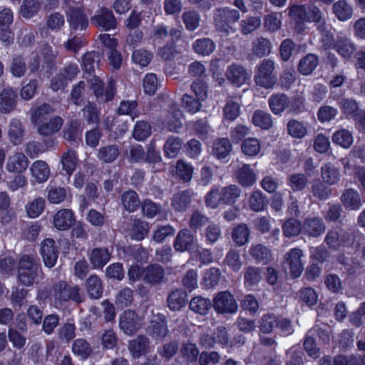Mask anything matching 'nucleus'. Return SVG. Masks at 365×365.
<instances>
[{
    "instance_id": "1",
    "label": "nucleus",
    "mask_w": 365,
    "mask_h": 365,
    "mask_svg": "<svg viewBox=\"0 0 365 365\" xmlns=\"http://www.w3.org/2000/svg\"><path fill=\"white\" fill-rule=\"evenodd\" d=\"M289 16L294 23V29L298 33L303 32L305 29V23H314L317 28L325 24V19L322 12L314 1L307 4L292 5L288 8Z\"/></svg>"
},
{
    "instance_id": "2",
    "label": "nucleus",
    "mask_w": 365,
    "mask_h": 365,
    "mask_svg": "<svg viewBox=\"0 0 365 365\" xmlns=\"http://www.w3.org/2000/svg\"><path fill=\"white\" fill-rule=\"evenodd\" d=\"M240 19V11L228 6L216 8L213 12L215 29L224 36H227L237 31L235 25Z\"/></svg>"
},
{
    "instance_id": "3",
    "label": "nucleus",
    "mask_w": 365,
    "mask_h": 365,
    "mask_svg": "<svg viewBox=\"0 0 365 365\" xmlns=\"http://www.w3.org/2000/svg\"><path fill=\"white\" fill-rule=\"evenodd\" d=\"M41 264L32 255H24L19 262L18 279L25 286L33 285L38 279L42 278Z\"/></svg>"
},
{
    "instance_id": "4",
    "label": "nucleus",
    "mask_w": 365,
    "mask_h": 365,
    "mask_svg": "<svg viewBox=\"0 0 365 365\" xmlns=\"http://www.w3.org/2000/svg\"><path fill=\"white\" fill-rule=\"evenodd\" d=\"M80 288L78 285L69 284L66 281H58L53 284L51 289V296L53 298L55 307L62 305L70 300L80 303L82 299L80 294Z\"/></svg>"
},
{
    "instance_id": "5",
    "label": "nucleus",
    "mask_w": 365,
    "mask_h": 365,
    "mask_svg": "<svg viewBox=\"0 0 365 365\" xmlns=\"http://www.w3.org/2000/svg\"><path fill=\"white\" fill-rule=\"evenodd\" d=\"M86 78L90 89L99 103H108L113 99L116 92L115 80L110 78L104 88L103 80L99 76L91 74Z\"/></svg>"
},
{
    "instance_id": "6",
    "label": "nucleus",
    "mask_w": 365,
    "mask_h": 365,
    "mask_svg": "<svg viewBox=\"0 0 365 365\" xmlns=\"http://www.w3.org/2000/svg\"><path fill=\"white\" fill-rule=\"evenodd\" d=\"M274 70V61L268 58L262 61L256 68V74L254 77L255 83L267 89L272 88L277 82Z\"/></svg>"
},
{
    "instance_id": "7",
    "label": "nucleus",
    "mask_w": 365,
    "mask_h": 365,
    "mask_svg": "<svg viewBox=\"0 0 365 365\" xmlns=\"http://www.w3.org/2000/svg\"><path fill=\"white\" fill-rule=\"evenodd\" d=\"M71 0H65L67 8L65 12L71 31L73 32L85 31L88 26V19L84 9L71 4Z\"/></svg>"
},
{
    "instance_id": "8",
    "label": "nucleus",
    "mask_w": 365,
    "mask_h": 365,
    "mask_svg": "<svg viewBox=\"0 0 365 365\" xmlns=\"http://www.w3.org/2000/svg\"><path fill=\"white\" fill-rule=\"evenodd\" d=\"M213 308L217 314H232L237 312L238 306L234 296L228 291L220 292L213 298Z\"/></svg>"
},
{
    "instance_id": "9",
    "label": "nucleus",
    "mask_w": 365,
    "mask_h": 365,
    "mask_svg": "<svg viewBox=\"0 0 365 365\" xmlns=\"http://www.w3.org/2000/svg\"><path fill=\"white\" fill-rule=\"evenodd\" d=\"M141 319L134 311H124L120 317L119 327L127 335H133L141 328Z\"/></svg>"
},
{
    "instance_id": "10",
    "label": "nucleus",
    "mask_w": 365,
    "mask_h": 365,
    "mask_svg": "<svg viewBox=\"0 0 365 365\" xmlns=\"http://www.w3.org/2000/svg\"><path fill=\"white\" fill-rule=\"evenodd\" d=\"M303 252L299 248L291 249L284 255V265L289 269L292 277H299L304 269L302 262Z\"/></svg>"
},
{
    "instance_id": "11",
    "label": "nucleus",
    "mask_w": 365,
    "mask_h": 365,
    "mask_svg": "<svg viewBox=\"0 0 365 365\" xmlns=\"http://www.w3.org/2000/svg\"><path fill=\"white\" fill-rule=\"evenodd\" d=\"M91 21L96 27H101L106 31L115 28L117 24L113 11L106 7L98 10L96 14L91 17Z\"/></svg>"
},
{
    "instance_id": "12",
    "label": "nucleus",
    "mask_w": 365,
    "mask_h": 365,
    "mask_svg": "<svg viewBox=\"0 0 365 365\" xmlns=\"http://www.w3.org/2000/svg\"><path fill=\"white\" fill-rule=\"evenodd\" d=\"M196 239L192 232L187 229L184 228L180 230L173 242V247L178 252H185L193 247Z\"/></svg>"
},
{
    "instance_id": "13",
    "label": "nucleus",
    "mask_w": 365,
    "mask_h": 365,
    "mask_svg": "<svg viewBox=\"0 0 365 365\" xmlns=\"http://www.w3.org/2000/svg\"><path fill=\"white\" fill-rule=\"evenodd\" d=\"M326 225L319 217H307L302 224V233L309 237H317L324 232Z\"/></svg>"
},
{
    "instance_id": "14",
    "label": "nucleus",
    "mask_w": 365,
    "mask_h": 365,
    "mask_svg": "<svg viewBox=\"0 0 365 365\" xmlns=\"http://www.w3.org/2000/svg\"><path fill=\"white\" fill-rule=\"evenodd\" d=\"M340 201L345 210L349 211L359 210L363 203L360 194L353 188L345 189L340 196Z\"/></svg>"
},
{
    "instance_id": "15",
    "label": "nucleus",
    "mask_w": 365,
    "mask_h": 365,
    "mask_svg": "<svg viewBox=\"0 0 365 365\" xmlns=\"http://www.w3.org/2000/svg\"><path fill=\"white\" fill-rule=\"evenodd\" d=\"M41 255L46 267L51 268L56 264L58 252L56 242L53 239L48 238L42 242Z\"/></svg>"
},
{
    "instance_id": "16",
    "label": "nucleus",
    "mask_w": 365,
    "mask_h": 365,
    "mask_svg": "<svg viewBox=\"0 0 365 365\" xmlns=\"http://www.w3.org/2000/svg\"><path fill=\"white\" fill-rule=\"evenodd\" d=\"M111 252L107 247H96L88 254L89 261L94 269H103L110 261Z\"/></svg>"
},
{
    "instance_id": "17",
    "label": "nucleus",
    "mask_w": 365,
    "mask_h": 365,
    "mask_svg": "<svg viewBox=\"0 0 365 365\" xmlns=\"http://www.w3.org/2000/svg\"><path fill=\"white\" fill-rule=\"evenodd\" d=\"M150 349V340L143 335H139L128 343V350L134 359L145 355Z\"/></svg>"
},
{
    "instance_id": "18",
    "label": "nucleus",
    "mask_w": 365,
    "mask_h": 365,
    "mask_svg": "<svg viewBox=\"0 0 365 365\" xmlns=\"http://www.w3.org/2000/svg\"><path fill=\"white\" fill-rule=\"evenodd\" d=\"M165 270L158 264H149L144 267L143 282L150 285L160 284L163 282Z\"/></svg>"
},
{
    "instance_id": "19",
    "label": "nucleus",
    "mask_w": 365,
    "mask_h": 365,
    "mask_svg": "<svg viewBox=\"0 0 365 365\" xmlns=\"http://www.w3.org/2000/svg\"><path fill=\"white\" fill-rule=\"evenodd\" d=\"M322 181L329 186L339 183L341 179L339 169L331 163L324 164L320 168Z\"/></svg>"
},
{
    "instance_id": "20",
    "label": "nucleus",
    "mask_w": 365,
    "mask_h": 365,
    "mask_svg": "<svg viewBox=\"0 0 365 365\" xmlns=\"http://www.w3.org/2000/svg\"><path fill=\"white\" fill-rule=\"evenodd\" d=\"M75 222V216L70 209H61L53 217V225L59 230H68Z\"/></svg>"
},
{
    "instance_id": "21",
    "label": "nucleus",
    "mask_w": 365,
    "mask_h": 365,
    "mask_svg": "<svg viewBox=\"0 0 365 365\" xmlns=\"http://www.w3.org/2000/svg\"><path fill=\"white\" fill-rule=\"evenodd\" d=\"M17 93L11 88H4L0 93V113H9L16 106Z\"/></svg>"
},
{
    "instance_id": "22",
    "label": "nucleus",
    "mask_w": 365,
    "mask_h": 365,
    "mask_svg": "<svg viewBox=\"0 0 365 365\" xmlns=\"http://www.w3.org/2000/svg\"><path fill=\"white\" fill-rule=\"evenodd\" d=\"M249 254L258 264H267L272 259L271 250L260 243L252 245L250 248Z\"/></svg>"
},
{
    "instance_id": "23",
    "label": "nucleus",
    "mask_w": 365,
    "mask_h": 365,
    "mask_svg": "<svg viewBox=\"0 0 365 365\" xmlns=\"http://www.w3.org/2000/svg\"><path fill=\"white\" fill-rule=\"evenodd\" d=\"M235 176L238 183L243 187L252 186L257 179L255 173L247 164L239 167L235 173Z\"/></svg>"
},
{
    "instance_id": "24",
    "label": "nucleus",
    "mask_w": 365,
    "mask_h": 365,
    "mask_svg": "<svg viewBox=\"0 0 365 365\" xmlns=\"http://www.w3.org/2000/svg\"><path fill=\"white\" fill-rule=\"evenodd\" d=\"M29 165L27 157L22 153H16L9 157L6 168L10 173H21Z\"/></svg>"
},
{
    "instance_id": "25",
    "label": "nucleus",
    "mask_w": 365,
    "mask_h": 365,
    "mask_svg": "<svg viewBox=\"0 0 365 365\" xmlns=\"http://www.w3.org/2000/svg\"><path fill=\"white\" fill-rule=\"evenodd\" d=\"M169 333L168 322L163 315L157 316V319L151 321L150 335L156 340H162Z\"/></svg>"
},
{
    "instance_id": "26",
    "label": "nucleus",
    "mask_w": 365,
    "mask_h": 365,
    "mask_svg": "<svg viewBox=\"0 0 365 365\" xmlns=\"http://www.w3.org/2000/svg\"><path fill=\"white\" fill-rule=\"evenodd\" d=\"M187 297V293L183 289H173L168 296V307L172 311H178L185 305Z\"/></svg>"
},
{
    "instance_id": "27",
    "label": "nucleus",
    "mask_w": 365,
    "mask_h": 365,
    "mask_svg": "<svg viewBox=\"0 0 365 365\" xmlns=\"http://www.w3.org/2000/svg\"><path fill=\"white\" fill-rule=\"evenodd\" d=\"M222 204L232 205L242 195L241 188L237 185H229L220 188Z\"/></svg>"
},
{
    "instance_id": "28",
    "label": "nucleus",
    "mask_w": 365,
    "mask_h": 365,
    "mask_svg": "<svg viewBox=\"0 0 365 365\" xmlns=\"http://www.w3.org/2000/svg\"><path fill=\"white\" fill-rule=\"evenodd\" d=\"M63 120L59 116L51 118L48 121L37 123L38 132L40 135L49 136L57 133L61 128Z\"/></svg>"
},
{
    "instance_id": "29",
    "label": "nucleus",
    "mask_w": 365,
    "mask_h": 365,
    "mask_svg": "<svg viewBox=\"0 0 365 365\" xmlns=\"http://www.w3.org/2000/svg\"><path fill=\"white\" fill-rule=\"evenodd\" d=\"M226 76L232 83L240 86L248 78L245 68L238 64L233 63L230 66L226 71Z\"/></svg>"
},
{
    "instance_id": "30",
    "label": "nucleus",
    "mask_w": 365,
    "mask_h": 365,
    "mask_svg": "<svg viewBox=\"0 0 365 365\" xmlns=\"http://www.w3.org/2000/svg\"><path fill=\"white\" fill-rule=\"evenodd\" d=\"M344 58H349L356 51V46L351 39L345 36H337L334 48Z\"/></svg>"
},
{
    "instance_id": "31",
    "label": "nucleus",
    "mask_w": 365,
    "mask_h": 365,
    "mask_svg": "<svg viewBox=\"0 0 365 365\" xmlns=\"http://www.w3.org/2000/svg\"><path fill=\"white\" fill-rule=\"evenodd\" d=\"M86 289L88 296L94 299H100L103 292L101 279L96 274H91L86 282Z\"/></svg>"
},
{
    "instance_id": "32",
    "label": "nucleus",
    "mask_w": 365,
    "mask_h": 365,
    "mask_svg": "<svg viewBox=\"0 0 365 365\" xmlns=\"http://www.w3.org/2000/svg\"><path fill=\"white\" fill-rule=\"evenodd\" d=\"M290 105L289 97L284 93L273 94L269 98V106L273 113H282Z\"/></svg>"
},
{
    "instance_id": "33",
    "label": "nucleus",
    "mask_w": 365,
    "mask_h": 365,
    "mask_svg": "<svg viewBox=\"0 0 365 365\" xmlns=\"http://www.w3.org/2000/svg\"><path fill=\"white\" fill-rule=\"evenodd\" d=\"M8 135L11 143L14 145H19L23 141L24 128L19 119L13 118L10 121Z\"/></svg>"
},
{
    "instance_id": "34",
    "label": "nucleus",
    "mask_w": 365,
    "mask_h": 365,
    "mask_svg": "<svg viewBox=\"0 0 365 365\" xmlns=\"http://www.w3.org/2000/svg\"><path fill=\"white\" fill-rule=\"evenodd\" d=\"M101 61V54L96 51L86 52L82 57V65L85 72L91 76L94 73L96 68H98Z\"/></svg>"
},
{
    "instance_id": "35",
    "label": "nucleus",
    "mask_w": 365,
    "mask_h": 365,
    "mask_svg": "<svg viewBox=\"0 0 365 365\" xmlns=\"http://www.w3.org/2000/svg\"><path fill=\"white\" fill-rule=\"evenodd\" d=\"M61 163L63 170L69 176L72 175L77 167L78 155L76 151L69 149L64 152L61 157Z\"/></svg>"
},
{
    "instance_id": "36",
    "label": "nucleus",
    "mask_w": 365,
    "mask_h": 365,
    "mask_svg": "<svg viewBox=\"0 0 365 365\" xmlns=\"http://www.w3.org/2000/svg\"><path fill=\"white\" fill-rule=\"evenodd\" d=\"M272 43L264 37H257L252 43V53L254 56L262 58L270 53Z\"/></svg>"
},
{
    "instance_id": "37",
    "label": "nucleus",
    "mask_w": 365,
    "mask_h": 365,
    "mask_svg": "<svg viewBox=\"0 0 365 365\" xmlns=\"http://www.w3.org/2000/svg\"><path fill=\"white\" fill-rule=\"evenodd\" d=\"M318 63L319 59L317 55L308 53L299 61L297 67L298 71L304 76L309 75L317 68Z\"/></svg>"
},
{
    "instance_id": "38",
    "label": "nucleus",
    "mask_w": 365,
    "mask_h": 365,
    "mask_svg": "<svg viewBox=\"0 0 365 365\" xmlns=\"http://www.w3.org/2000/svg\"><path fill=\"white\" fill-rule=\"evenodd\" d=\"M32 176L38 182H43L50 175V168L48 164L43 160L35 161L31 166Z\"/></svg>"
},
{
    "instance_id": "39",
    "label": "nucleus",
    "mask_w": 365,
    "mask_h": 365,
    "mask_svg": "<svg viewBox=\"0 0 365 365\" xmlns=\"http://www.w3.org/2000/svg\"><path fill=\"white\" fill-rule=\"evenodd\" d=\"M68 187L51 186L48 190L47 199L50 203L59 204L70 195Z\"/></svg>"
},
{
    "instance_id": "40",
    "label": "nucleus",
    "mask_w": 365,
    "mask_h": 365,
    "mask_svg": "<svg viewBox=\"0 0 365 365\" xmlns=\"http://www.w3.org/2000/svg\"><path fill=\"white\" fill-rule=\"evenodd\" d=\"M82 132L81 123L78 119L68 122L63 130V138L70 142L76 141Z\"/></svg>"
},
{
    "instance_id": "41",
    "label": "nucleus",
    "mask_w": 365,
    "mask_h": 365,
    "mask_svg": "<svg viewBox=\"0 0 365 365\" xmlns=\"http://www.w3.org/2000/svg\"><path fill=\"white\" fill-rule=\"evenodd\" d=\"M339 106L346 116H351L353 119L362 111L359 108L358 103L353 98H343L339 101Z\"/></svg>"
},
{
    "instance_id": "42",
    "label": "nucleus",
    "mask_w": 365,
    "mask_h": 365,
    "mask_svg": "<svg viewBox=\"0 0 365 365\" xmlns=\"http://www.w3.org/2000/svg\"><path fill=\"white\" fill-rule=\"evenodd\" d=\"M154 36L155 39H166L170 38V41L175 43L181 36L180 30L172 28L168 29V27L163 25H159L155 27L154 31Z\"/></svg>"
},
{
    "instance_id": "43",
    "label": "nucleus",
    "mask_w": 365,
    "mask_h": 365,
    "mask_svg": "<svg viewBox=\"0 0 365 365\" xmlns=\"http://www.w3.org/2000/svg\"><path fill=\"white\" fill-rule=\"evenodd\" d=\"M334 14L340 21H346L352 16V6L346 0H339L333 5Z\"/></svg>"
},
{
    "instance_id": "44",
    "label": "nucleus",
    "mask_w": 365,
    "mask_h": 365,
    "mask_svg": "<svg viewBox=\"0 0 365 365\" xmlns=\"http://www.w3.org/2000/svg\"><path fill=\"white\" fill-rule=\"evenodd\" d=\"M288 186L293 192H298L304 190L309 182V180L305 174L294 173L287 177Z\"/></svg>"
},
{
    "instance_id": "45",
    "label": "nucleus",
    "mask_w": 365,
    "mask_h": 365,
    "mask_svg": "<svg viewBox=\"0 0 365 365\" xmlns=\"http://www.w3.org/2000/svg\"><path fill=\"white\" fill-rule=\"evenodd\" d=\"M191 202V194L189 191H182L175 193L172 199V206L176 211L185 210Z\"/></svg>"
},
{
    "instance_id": "46",
    "label": "nucleus",
    "mask_w": 365,
    "mask_h": 365,
    "mask_svg": "<svg viewBox=\"0 0 365 365\" xmlns=\"http://www.w3.org/2000/svg\"><path fill=\"white\" fill-rule=\"evenodd\" d=\"M119 155V148L116 145H109L99 149L97 157L105 163L115 161Z\"/></svg>"
},
{
    "instance_id": "47",
    "label": "nucleus",
    "mask_w": 365,
    "mask_h": 365,
    "mask_svg": "<svg viewBox=\"0 0 365 365\" xmlns=\"http://www.w3.org/2000/svg\"><path fill=\"white\" fill-rule=\"evenodd\" d=\"M250 234V231L247 225L241 223L233 229L232 239L237 245L242 246L248 242Z\"/></svg>"
},
{
    "instance_id": "48",
    "label": "nucleus",
    "mask_w": 365,
    "mask_h": 365,
    "mask_svg": "<svg viewBox=\"0 0 365 365\" xmlns=\"http://www.w3.org/2000/svg\"><path fill=\"white\" fill-rule=\"evenodd\" d=\"M122 204L128 212L135 211L140 206V199L134 190H128L122 195Z\"/></svg>"
},
{
    "instance_id": "49",
    "label": "nucleus",
    "mask_w": 365,
    "mask_h": 365,
    "mask_svg": "<svg viewBox=\"0 0 365 365\" xmlns=\"http://www.w3.org/2000/svg\"><path fill=\"white\" fill-rule=\"evenodd\" d=\"M82 115L89 124H98L100 121V110L96 104L88 101L82 109Z\"/></svg>"
},
{
    "instance_id": "50",
    "label": "nucleus",
    "mask_w": 365,
    "mask_h": 365,
    "mask_svg": "<svg viewBox=\"0 0 365 365\" xmlns=\"http://www.w3.org/2000/svg\"><path fill=\"white\" fill-rule=\"evenodd\" d=\"M287 133L292 138L302 139L307 133V128L302 122L291 119L287 124Z\"/></svg>"
},
{
    "instance_id": "51",
    "label": "nucleus",
    "mask_w": 365,
    "mask_h": 365,
    "mask_svg": "<svg viewBox=\"0 0 365 365\" xmlns=\"http://www.w3.org/2000/svg\"><path fill=\"white\" fill-rule=\"evenodd\" d=\"M72 351L81 359H86L91 355L93 349L91 344L86 339H77L73 343Z\"/></svg>"
},
{
    "instance_id": "52",
    "label": "nucleus",
    "mask_w": 365,
    "mask_h": 365,
    "mask_svg": "<svg viewBox=\"0 0 365 365\" xmlns=\"http://www.w3.org/2000/svg\"><path fill=\"white\" fill-rule=\"evenodd\" d=\"M252 121L255 125L264 130L269 129L273 125L271 115L261 110L254 113Z\"/></svg>"
},
{
    "instance_id": "53",
    "label": "nucleus",
    "mask_w": 365,
    "mask_h": 365,
    "mask_svg": "<svg viewBox=\"0 0 365 365\" xmlns=\"http://www.w3.org/2000/svg\"><path fill=\"white\" fill-rule=\"evenodd\" d=\"M211 306V301L202 297H195L190 302V309L201 315L206 314Z\"/></svg>"
},
{
    "instance_id": "54",
    "label": "nucleus",
    "mask_w": 365,
    "mask_h": 365,
    "mask_svg": "<svg viewBox=\"0 0 365 365\" xmlns=\"http://www.w3.org/2000/svg\"><path fill=\"white\" fill-rule=\"evenodd\" d=\"M283 234L287 237H291L298 235L300 232H302V224L299 220L291 217L287 220L282 225Z\"/></svg>"
},
{
    "instance_id": "55",
    "label": "nucleus",
    "mask_w": 365,
    "mask_h": 365,
    "mask_svg": "<svg viewBox=\"0 0 365 365\" xmlns=\"http://www.w3.org/2000/svg\"><path fill=\"white\" fill-rule=\"evenodd\" d=\"M332 140L334 143L344 148H349L353 143L354 139L352 133L346 129H341L334 133L332 136Z\"/></svg>"
},
{
    "instance_id": "56",
    "label": "nucleus",
    "mask_w": 365,
    "mask_h": 365,
    "mask_svg": "<svg viewBox=\"0 0 365 365\" xmlns=\"http://www.w3.org/2000/svg\"><path fill=\"white\" fill-rule=\"evenodd\" d=\"M317 29L321 34V48L327 50L331 48H334L336 40H334L332 31L327 29L326 24L322 25V26H319Z\"/></svg>"
},
{
    "instance_id": "57",
    "label": "nucleus",
    "mask_w": 365,
    "mask_h": 365,
    "mask_svg": "<svg viewBox=\"0 0 365 365\" xmlns=\"http://www.w3.org/2000/svg\"><path fill=\"white\" fill-rule=\"evenodd\" d=\"M232 148L230 140L227 138H218L213 143V153L217 158H225Z\"/></svg>"
},
{
    "instance_id": "58",
    "label": "nucleus",
    "mask_w": 365,
    "mask_h": 365,
    "mask_svg": "<svg viewBox=\"0 0 365 365\" xmlns=\"http://www.w3.org/2000/svg\"><path fill=\"white\" fill-rule=\"evenodd\" d=\"M311 192L314 198L323 201L329 197L331 194V189L322 181H315L312 185Z\"/></svg>"
},
{
    "instance_id": "59",
    "label": "nucleus",
    "mask_w": 365,
    "mask_h": 365,
    "mask_svg": "<svg viewBox=\"0 0 365 365\" xmlns=\"http://www.w3.org/2000/svg\"><path fill=\"white\" fill-rule=\"evenodd\" d=\"M192 47L198 54L207 56L215 50V45L210 38H204L195 41Z\"/></svg>"
},
{
    "instance_id": "60",
    "label": "nucleus",
    "mask_w": 365,
    "mask_h": 365,
    "mask_svg": "<svg viewBox=\"0 0 365 365\" xmlns=\"http://www.w3.org/2000/svg\"><path fill=\"white\" fill-rule=\"evenodd\" d=\"M261 19L259 16H248L240 21V31L243 35H248L259 28Z\"/></svg>"
},
{
    "instance_id": "61",
    "label": "nucleus",
    "mask_w": 365,
    "mask_h": 365,
    "mask_svg": "<svg viewBox=\"0 0 365 365\" xmlns=\"http://www.w3.org/2000/svg\"><path fill=\"white\" fill-rule=\"evenodd\" d=\"M182 19L186 29L189 31H195L200 26V16L196 11H185L182 15Z\"/></svg>"
},
{
    "instance_id": "62",
    "label": "nucleus",
    "mask_w": 365,
    "mask_h": 365,
    "mask_svg": "<svg viewBox=\"0 0 365 365\" xmlns=\"http://www.w3.org/2000/svg\"><path fill=\"white\" fill-rule=\"evenodd\" d=\"M10 71L13 76L21 78L24 76L26 71V63L21 56H14L11 60Z\"/></svg>"
},
{
    "instance_id": "63",
    "label": "nucleus",
    "mask_w": 365,
    "mask_h": 365,
    "mask_svg": "<svg viewBox=\"0 0 365 365\" xmlns=\"http://www.w3.org/2000/svg\"><path fill=\"white\" fill-rule=\"evenodd\" d=\"M182 146V141L178 137H170L164 145L165 155L170 158L177 156Z\"/></svg>"
},
{
    "instance_id": "64",
    "label": "nucleus",
    "mask_w": 365,
    "mask_h": 365,
    "mask_svg": "<svg viewBox=\"0 0 365 365\" xmlns=\"http://www.w3.org/2000/svg\"><path fill=\"white\" fill-rule=\"evenodd\" d=\"M261 269L254 266L246 268L244 274L245 284L252 287L258 284L262 279Z\"/></svg>"
}]
</instances>
